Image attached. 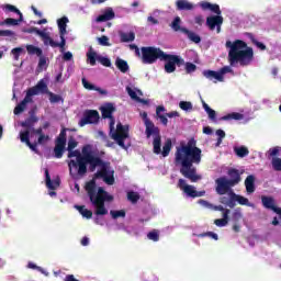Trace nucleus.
Masks as SVG:
<instances>
[{
  "instance_id": "obj_27",
  "label": "nucleus",
  "mask_w": 281,
  "mask_h": 281,
  "mask_svg": "<svg viewBox=\"0 0 281 281\" xmlns=\"http://www.w3.org/2000/svg\"><path fill=\"white\" fill-rule=\"evenodd\" d=\"M182 34H186V36L191 41L192 43L199 44L201 43V36L188 29H182Z\"/></svg>"
},
{
  "instance_id": "obj_11",
  "label": "nucleus",
  "mask_w": 281,
  "mask_h": 281,
  "mask_svg": "<svg viewBox=\"0 0 281 281\" xmlns=\"http://www.w3.org/2000/svg\"><path fill=\"white\" fill-rule=\"evenodd\" d=\"M178 188L187 194V196H190L191 199H198L199 196H205V191H196L194 186H190L186 183V180L180 178L178 180Z\"/></svg>"
},
{
  "instance_id": "obj_21",
  "label": "nucleus",
  "mask_w": 281,
  "mask_h": 281,
  "mask_svg": "<svg viewBox=\"0 0 281 281\" xmlns=\"http://www.w3.org/2000/svg\"><path fill=\"white\" fill-rule=\"evenodd\" d=\"M200 8H202V10H210V12H213V14L216 15L222 14L221 7L218 4H212L209 1L200 2Z\"/></svg>"
},
{
  "instance_id": "obj_62",
  "label": "nucleus",
  "mask_w": 281,
  "mask_h": 281,
  "mask_svg": "<svg viewBox=\"0 0 281 281\" xmlns=\"http://www.w3.org/2000/svg\"><path fill=\"white\" fill-rule=\"evenodd\" d=\"M194 23L196 24V25H203V23H205V20L203 19V15H196L195 18H194Z\"/></svg>"
},
{
  "instance_id": "obj_45",
  "label": "nucleus",
  "mask_w": 281,
  "mask_h": 281,
  "mask_svg": "<svg viewBox=\"0 0 281 281\" xmlns=\"http://www.w3.org/2000/svg\"><path fill=\"white\" fill-rule=\"evenodd\" d=\"M147 238L154 243H159V231L154 229L147 234Z\"/></svg>"
},
{
  "instance_id": "obj_12",
  "label": "nucleus",
  "mask_w": 281,
  "mask_h": 281,
  "mask_svg": "<svg viewBox=\"0 0 281 281\" xmlns=\"http://www.w3.org/2000/svg\"><path fill=\"white\" fill-rule=\"evenodd\" d=\"M100 122V112L98 110H86L83 116L79 121V126H87V124H98Z\"/></svg>"
},
{
  "instance_id": "obj_23",
  "label": "nucleus",
  "mask_w": 281,
  "mask_h": 281,
  "mask_svg": "<svg viewBox=\"0 0 281 281\" xmlns=\"http://www.w3.org/2000/svg\"><path fill=\"white\" fill-rule=\"evenodd\" d=\"M246 192L254 194L256 192V177L254 175L247 176L245 179Z\"/></svg>"
},
{
  "instance_id": "obj_46",
  "label": "nucleus",
  "mask_w": 281,
  "mask_h": 281,
  "mask_svg": "<svg viewBox=\"0 0 281 281\" xmlns=\"http://www.w3.org/2000/svg\"><path fill=\"white\" fill-rule=\"evenodd\" d=\"M110 214L112 218H125L126 217V211L120 210V211H110Z\"/></svg>"
},
{
  "instance_id": "obj_16",
  "label": "nucleus",
  "mask_w": 281,
  "mask_h": 281,
  "mask_svg": "<svg viewBox=\"0 0 281 281\" xmlns=\"http://www.w3.org/2000/svg\"><path fill=\"white\" fill-rule=\"evenodd\" d=\"M140 116L144 120V124H145V135L147 139H150V137H153V131H155L157 126H155V123H153V121L148 119V113L143 112Z\"/></svg>"
},
{
  "instance_id": "obj_22",
  "label": "nucleus",
  "mask_w": 281,
  "mask_h": 281,
  "mask_svg": "<svg viewBox=\"0 0 281 281\" xmlns=\"http://www.w3.org/2000/svg\"><path fill=\"white\" fill-rule=\"evenodd\" d=\"M228 181L231 182L232 187L234 188V186H238L240 183V171H238V169H229L228 170Z\"/></svg>"
},
{
  "instance_id": "obj_17",
  "label": "nucleus",
  "mask_w": 281,
  "mask_h": 281,
  "mask_svg": "<svg viewBox=\"0 0 281 281\" xmlns=\"http://www.w3.org/2000/svg\"><path fill=\"white\" fill-rule=\"evenodd\" d=\"M45 178H46V187L48 188V190H56V188H60V178L57 177L54 180H52L48 169H45Z\"/></svg>"
},
{
  "instance_id": "obj_7",
  "label": "nucleus",
  "mask_w": 281,
  "mask_h": 281,
  "mask_svg": "<svg viewBox=\"0 0 281 281\" xmlns=\"http://www.w3.org/2000/svg\"><path fill=\"white\" fill-rule=\"evenodd\" d=\"M128 125L117 123L116 131L111 134L112 139H114V142H116V144L124 150H127L128 146H131L124 144V140L128 139Z\"/></svg>"
},
{
  "instance_id": "obj_37",
  "label": "nucleus",
  "mask_w": 281,
  "mask_h": 281,
  "mask_svg": "<svg viewBox=\"0 0 281 281\" xmlns=\"http://www.w3.org/2000/svg\"><path fill=\"white\" fill-rule=\"evenodd\" d=\"M76 210H78L79 214L83 216V218H92L93 217V212L85 207V205H76Z\"/></svg>"
},
{
  "instance_id": "obj_15",
  "label": "nucleus",
  "mask_w": 281,
  "mask_h": 281,
  "mask_svg": "<svg viewBox=\"0 0 281 281\" xmlns=\"http://www.w3.org/2000/svg\"><path fill=\"white\" fill-rule=\"evenodd\" d=\"M261 202L263 207H266V210H271L272 212H274V214H278L281 221V207L276 206V200H273V198L262 195Z\"/></svg>"
},
{
  "instance_id": "obj_6",
  "label": "nucleus",
  "mask_w": 281,
  "mask_h": 281,
  "mask_svg": "<svg viewBox=\"0 0 281 281\" xmlns=\"http://www.w3.org/2000/svg\"><path fill=\"white\" fill-rule=\"evenodd\" d=\"M20 139L22 144H26V146H29L33 153L38 154V146H45V144H47L49 140V135L42 134L38 136L37 142L32 143L30 142V131L26 130L20 133Z\"/></svg>"
},
{
  "instance_id": "obj_32",
  "label": "nucleus",
  "mask_w": 281,
  "mask_h": 281,
  "mask_svg": "<svg viewBox=\"0 0 281 281\" xmlns=\"http://www.w3.org/2000/svg\"><path fill=\"white\" fill-rule=\"evenodd\" d=\"M231 199H232V201H237V203H239V205H249V199H247L243 195H238V194L234 193V191H231Z\"/></svg>"
},
{
  "instance_id": "obj_20",
  "label": "nucleus",
  "mask_w": 281,
  "mask_h": 281,
  "mask_svg": "<svg viewBox=\"0 0 281 281\" xmlns=\"http://www.w3.org/2000/svg\"><path fill=\"white\" fill-rule=\"evenodd\" d=\"M113 19H115V12L113 11L112 8H108L103 12V14H101L97 18V23H104L106 21H113Z\"/></svg>"
},
{
  "instance_id": "obj_36",
  "label": "nucleus",
  "mask_w": 281,
  "mask_h": 281,
  "mask_svg": "<svg viewBox=\"0 0 281 281\" xmlns=\"http://www.w3.org/2000/svg\"><path fill=\"white\" fill-rule=\"evenodd\" d=\"M171 30H173V32H183V30H187L186 27H181V18L180 16H176L173 19V21L170 24Z\"/></svg>"
},
{
  "instance_id": "obj_33",
  "label": "nucleus",
  "mask_w": 281,
  "mask_h": 281,
  "mask_svg": "<svg viewBox=\"0 0 281 281\" xmlns=\"http://www.w3.org/2000/svg\"><path fill=\"white\" fill-rule=\"evenodd\" d=\"M26 52L27 54H30V56H38V57L43 56V49L32 44L26 45Z\"/></svg>"
},
{
  "instance_id": "obj_44",
  "label": "nucleus",
  "mask_w": 281,
  "mask_h": 281,
  "mask_svg": "<svg viewBox=\"0 0 281 281\" xmlns=\"http://www.w3.org/2000/svg\"><path fill=\"white\" fill-rule=\"evenodd\" d=\"M272 168L276 170V172H281V158L274 157L271 160Z\"/></svg>"
},
{
  "instance_id": "obj_42",
  "label": "nucleus",
  "mask_w": 281,
  "mask_h": 281,
  "mask_svg": "<svg viewBox=\"0 0 281 281\" xmlns=\"http://www.w3.org/2000/svg\"><path fill=\"white\" fill-rule=\"evenodd\" d=\"M87 58L91 67H95V60H98V53L90 50L87 53Z\"/></svg>"
},
{
  "instance_id": "obj_61",
  "label": "nucleus",
  "mask_w": 281,
  "mask_h": 281,
  "mask_svg": "<svg viewBox=\"0 0 281 281\" xmlns=\"http://www.w3.org/2000/svg\"><path fill=\"white\" fill-rule=\"evenodd\" d=\"M46 65H47V57L42 55L38 60V68L43 69V67H45Z\"/></svg>"
},
{
  "instance_id": "obj_19",
  "label": "nucleus",
  "mask_w": 281,
  "mask_h": 281,
  "mask_svg": "<svg viewBox=\"0 0 281 281\" xmlns=\"http://www.w3.org/2000/svg\"><path fill=\"white\" fill-rule=\"evenodd\" d=\"M100 111L103 120H109L110 117H113V113H115V106L113 103H106L105 105L101 106Z\"/></svg>"
},
{
  "instance_id": "obj_25",
  "label": "nucleus",
  "mask_w": 281,
  "mask_h": 281,
  "mask_svg": "<svg viewBox=\"0 0 281 281\" xmlns=\"http://www.w3.org/2000/svg\"><path fill=\"white\" fill-rule=\"evenodd\" d=\"M176 8L179 11H190V10H194V4H192V2L188 0H177Z\"/></svg>"
},
{
  "instance_id": "obj_40",
  "label": "nucleus",
  "mask_w": 281,
  "mask_h": 281,
  "mask_svg": "<svg viewBox=\"0 0 281 281\" xmlns=\"http://www.w3.org/2000/svg\"><path fill=\"white\" fill-rule=\"evenodd\" d=\"M135 41V33H121V43H133Z\"/></svg>"
},
{
  "instance_id": "obj_58",
  "label": "nucleus",
  "mask_w": 281,
  "mask_h": 281,
  "mask_svg": "<svg viewBox=\"0 0 281 281\" xmlns=\"http://www.w3.org/2000/svg\"><path fill=\"white\" fill-rule=\"evenodd\" d=\"M77 146H78V142H76V139H74V137H70L68 139L67 150H74V148H76Z\"/></svg>"
},
{
  "instance_id": "obj_5",
  "label": "nucleus",
  "mask_w": 281,
  "mask_h": 281,
  "mask_svg": "<svg viewBox=\"0 0 281 281\" xmlns=\"http://www.w3.org/2000/svg\"><path fill=\"white\" fill-rule=\"evenodd\" d=\"M140 52L143 65H155V61L161 60L164 54H166L161 48L155 46H143L140 47Z\"/></svg>"
},
{
  "instance_id": "obj_55",
  "label": "nucleus",
  "mask_w": 281,
  "mask_h": 281,
  "mask_svg": "<svg viewBox=\"0 0 281 281\" xmlns=\"http://www.w3.org/2000/svg\"><path fill=\"white\" fill-rule=\"evenodd\" d=\"M36 95L35 93H33V91L29 88V90L26 91V95L25 98L22 100V102H25L26 104H30V102H32V97Z\"/></svg>"
},
{
  "instance_id": "obj_31",
  "label": "nucleus",
  "mask_w": 281,
  "mask_h": 281,
  "mask_svg": "<svg viewBox=\"0 0 281 281\" xmlns=\"http://www.w3.org/2000/svg\"><path fill=\"white\" fill-rule=\"evenodd\" d=\"M164 111H166V108L164 105H158L156 109V115L157 117H159L161 124H164V126H168V117H166V115L161 114L164 113Z\"/></svg>"
},
{
  "instance_id": "obj_13",
  "label": "nucleus",
  "mask_w": 281,
  "mask_h": 281,
  "mask_svg": "<svg viewBox=\"0 0 281 281\" xmlns=\"http://www.w3.org/2000/svg\"><path fill=\"white\" fill-rule=\"evenodd\" d=\"M216 187H215V192L217 194H220V196H223V194H227V192H229V194H232V188L233 184L231 181H228V179H226L225 177H220L215 180Z\"/></svg>"
},
{
  "instance_id": "obj_24",
  "label": "nucleus",
  "mask_w": 281,
  "mask_h": 281,
  "mask_svg": "<svg viewBox=\"0 0 281 281\" xmlns=\"http://www.w3.org/2000/svg\"><path fill=\"white\" fill-rule=\"evenodd\" d=\"M60 37V43L55 42L49 35L48 40H46L45 45H49L50 47H60V49H65V45H67V40H65V35H59Z\"/></svg>"
},
{
  "instance_id": "obj_53",
  "label": "nucleus",
  "mask_w": 281,
  "mask_h": 281,
  "mask_svg": "<svg viewBox=\"0 0 281 281\" xmlns=\"http://www.w3.org/2000/svg\"><path fill=\"white\" fill-rule=\"evenodd\" d=\"M186 65V71L187 74H194V71H196V65L188 61L184 64Z\"/></svg>"
},
{
  "instance_id": "obj_57",
  "label": "nucleus",
  "mask_w": 281,
  "mask_h": 281,
  "mask_svg": "<svg viewBox=\"0 0 281 281\" xmlns=\"http://www.w3.org/2000/svg\"><path fill=\"white\" fill-rule=\"evenodd\" d=\"M97 60L103 65V67H111V59L108 57H98Z\"/></svg>"
},
{
  "instance_id": "obj_10",
  "label": "nucleus",
  "mask_w": 281,
  "mask_h": 281,
  "mask_svg": "<svg viewBox=\"0 0 281 281\" xmlns=\"http://www.w3.org/2000/svg\"><path fill=\"white\" fill-rule=\"evenodd\" d=\"M232 68L229 66H224L220 69V71L215 70H204L203 77L209 80H216L217 82H223L225 80V74H232Z\"/></svg>"
},
{
  "instance_id": "obj_14",
  "label": "nucleus",
  "mask_w": 281,
  "mask_h": 281,
  "mask_svg": "<svg viewBox=\"0 0 281 281\" xmlns=\"http://www.w3.org/2000/svg\"><path fill=\"white\" fill-rule=\"evenodd\" d=\"M206 25L211 31L216 30L217 34L221 32V26L223 25V16L212 15L206 18Z\"/></svg>"
},
{
  "instance_id": "obj_30",
  "label": "nucleus",
  "mask_w": 281,
  "mask_h": 281,
  "mask_svg": "<svg viewBox=\"0 0 281 281\" xmlns=\"http://www.w3.org/2000/svg\"><path fill=\"white\" fill-rule=\"evenodd\" d=\"M244 119H245V115H243L238 112H233V113L226 114V115L221 117V120H223L224 122H229L232 120L240 121V120H244Z\"/></svg>"
},
{
  "instance_id": "obj_54",
  "label": "nucleus",
  "mask_w": 281,
  "mask_h": 281,
  "mask_svg": "<svg viewBox=\"0 0 281 281\" xmlns=\"http://www.w3.org/2000/svg\"><path fill=\"white\" fill-rule=\"evenodd\" d=\"M200 238H205V236H209L210 238H213V240H218V235L214 232H206L199 235Z\"/></svg>"
},
{
  "instance_id": "obj_50",
  "label": "nucleus",
  "mask_w": 281,
  "mask_h": 281,
  "mask_svg": "<svg viewBox=\"0 0 281 281\" xmlns=\"http://www.w3.org/2000/svg\"><path fill=\"white\" fill-rule=\"evenodd\" d=\"M179 106L182 111H192V102L190 101H180Z\"/></svg>"
},
{
  "instance_id": "obj_59",
  "label": "nucleus",
  "mask_w": 281,
  "mask_h": 281,
  "mask_svg": "<svg viewBox=\"0 0 281 281\" xmlns=\"http://www.w3.org/2000/svg\"><path fill=\"white\" fill-rule=\"evenodd\" d=\"M268 153L269 156L273 159L274 157H278V155H280V147L270 148Z\"/></svg>"
},
{
  "instance_id": "obj_26",
  "label": "nucleus",
  "mask_w": 281,
  "mask_h": 281,
  "mask_svg": "<svg viewBox=\"0 0 281 281\" xmlns=\"http://www.w3.org/2000/svg\"><path fill=\"white\" fill-rule=\"evenodd\" d=\"M67 23H69V19L67 16H63L57 20L59 36H65V34H67Z\"/></svg>"
},
{
  "instance_id": "obj_52",
  "label": "nucleus",
  "mask_w": 281,
  "mask_h": 281,
  "mask_svg": "<svg viewBox=\"0 0 281 281\" xmlns=\"http://www.w3.org/2000/svg\"><path fill=\"white\" fill-rule=\"evenodd\" d=\"M11 54L13 55L14 60H19V58L21 57V54H23V48L15 47L11 50Z\"/></svg>"
},
{
  "instance_id": "obj_9",
  "label": "nucleus",
  "mask_w": 281,
  "mask_h": 281,
  "mask_svg": "<svg viewBox=\"0 0 281 281\" xmlns=\"http://www.w3.org/2000/svg\"><path fill=\"white\" fill-rule=\"evenodd\" d=\"M67 131H69V128H61L55 140L54 155L56 159H63V155H65V147L67 146Z\"/></svg>"
},
{
  "instance_id": "obj_39",
  "label": "nucleus",
  "mask_w": 281,
  "mask_h": 281,
  "mask_svg": "<svg viewBox=\"0 0 281 281\" xmlns=\"http://www.w3.org/2000/svg\"><path fill=\"white\" fill-rule=\"evenodd\" d=\"M196 147V140L194 138H191L187 145H182L181 147H178L177 150H194Z\"/></svg>"
},
{
  "instance_id": "obj_34",
  "label": "nucleus",
  "mask_w": 281,
  "mask_h": 281,
  "mask_svg": "<svg viewBox=\"0 0 281 281\" xmlns=\"http://www.w3.org/2000/svg\"><path fill=\"white\" fill-rule=\"evenodd\" d=\"M115 66L122 74H126V71H128V63L120 57L116 58Z\"/></svg>"
},
{
  "instance_id": "obj_41",
  "label": "nucleus",
  "mask_w": 281,
  "mask_h": 281,
  "mask_svg": "<svg viewBox=\"0 0 281 281\" xmlns=\"http://www.w3.org/2000/svg\"><path fill=\"white\" fill-rule=\"evenodd\" d=\"M126 92L132 98V100H136V102H142L143 104L146 103V101L139 97H137V92L133 90L131 87H126Z\"/></svg>"
},
{
  "instance_id": "obj_3",
  "label": "nucleus",
  "mask_w": 281,
  "mask_h": 281,
  "mask_svg": "<svg viewBox=\"0 0 281 281\" xmlns=\"http://www.w3.org/2000/svg\"><path fill=\"white\" fill-rule=\"evenodd\" d=\"M226 47L229 49L228 63L231 67H234V65H238V63L241 67H247L248 65H251V61L254 60V48L247 47V43H245V41H227Z\"/></svg>"
},
{
  "instance_id": "obj_48",
  "label": "nucleus",
  "mask_w": 281,
  "mask_h": 281,
  "mask_svg": "<svg viewBox=\"0 0 281 281\" xmlns=\"http://www.w3.org/2000/svg\"><path fill=\"white\" fill-rule=\"evenodd\" d=\"M127 199L131 201V203H137V201H139V193L130 191L127 192Z\"/></svg>"
},
{
  "instance_id": "obj_4",
  "label": "nucleus",
  "mask_w": 281,
  "mask_h": 281,
  "mask_svg": "<svg viewBox=\"0 0 281 281\" xmlns=\"http://www.w3.org/2000/svg\"><path fill=\"white\" fill-rule=\"evenodd\" d=\"M151 135H154V140H153L154 155H162V157H168V155H170V150H172V139L168 138L165 142L161 150V133L159 131V127L151 130Z\"/></svg>"
},
{
  "instance_id": "obj_35",
  "label": "nucleus",
  "mask_w": 281,
  "mask_h": 281,
  "mask_svg": "<svg viewBox=\"0 0 281 281\" xmlns=\"http://www.w3.org/2000/svg\"><path fill=\"white\" fill-rule=\"evenodd\" d=\"M23 22V15H20L19 19H12V18H8L4 21L0 22V25H12V26H16L19 25V23Z\"/></svg>"
},
{
  "instance_id": "obj_2",
  "label": "nucleus",
  "mask_w": 281,
  "mask_h": 281,
  "mask_svg": "<svg viewBox=\"0 0 281 281\" xmlns=\"http://www.w3.org/2000/svg\"><path fill=\"white\" fill-rule=\"evenodd\" d=\"M201 148L177 149L176 164H180V173L191 183H198L203 179L202 175L196 173V167L193 164H201Z\"/></svg>"
},
{
  "instance_id": "obj_43",
  "label": "nucleus",
  "mask_w": 281,
  "mask_h": 281,
  "mask_svg": "<svg viewBox=\"0 0 281 281\" xmlns=\"http://www.w3.org/2000/svg\"><path fill=\"white\" fill-rule=\"evenodd\" d=\"M25 109H27V104L23 101H21L13 110L14 115H21V113H23V111H25Z\"/></svg>"
},
{
  "instance_id": "obj_47",
  "label": "nucleus",
  "mask_w": 281,
  "mask_h": 281,
  "mask_svg": "<svg viewBox=\"0 0 281 281\" xmlns=\"http://www.w3.org/2000/svg\"><path fill=\"white\" fill-rule=\"evenodd\" d=\"M3 10H5V12H14L15 14H19V16H23V13H21V11L12 4H5Z\"/></svg>"
},
{
  "instance_id": "obj_28",
  "label": "nucleus",
  "mask_w": 281,
  "mask_h": 281,
  "mask_svg": "<svg viewBox=\"0 0 281 281\" xmlns=\"http://www.w3.org/2000/svg\"><path fill=\"white\" fill-rule=\"evenodd\" d=\"M29 34H37V36H41L44 45L47 43V40H49V34L45 33L44 31L38 30V27H31L27 30Z\"/></svg>"
},
{
  "instance_id": "obj_8",
  "label": "nucleus",
  "mask_w": 281,
  "mask_h": 281,
  "mask_svg": "<svg viewBox=\"0 0 281 281\" xmlns=\"http://www.w3.org/2000/svg\"><path fill=\"white\" fill-rule=\"evenodd\" d=\"M160 60H167L165 64V71L167 74H175V71H177V67H183V65H186V60L179 55H170L165 53L162 59Z\"/></svg>"
},
{
  "instance_id": "obj_64",
  "label": "nucleus",
  "mask_w": 281,
  "mask_h": 281,
  "mask_svg": "<svg viewBox=\"0 0 281 281\" xmlns=\"http://www.w3.org/2000/svg\"><path fill=\"white\" fill-rule=\"evenodd\" d=\"M0 36H14V32L10 30L0 31Z\"/></svg>"
},
{
  "instance_id": "obj_63",
  "label": "nucleus",
  "mask_w": 281,
  "mask_h": 281,
  "mask_svg": "<svg viewBox=\"0 0 281 281\" xmlns=\"http://www.w3.org/2000/svg\"><path fill=\"white\" fill-rule=\"evenodd\" d=\"M252 43H254V45H256L262 52H265V49H267V46L262 42H258L256 40H252Z\"/></svg>"
},
{
  "instance_id": "obj_38",
  "label": "nucleus",
  "mask_w": 281,
  "mask_h": 281,
  "mask_svg": "<svg viewBox=\"0 0 281 281\" xmlns=\"http://www.w3.org/2000/svg\"><path fill=\"white\" fill-rule=\"evenodd\" d=\"M234 153L237 155V157H240L243 159L244 157H247L249 155V148L246 146H240V147H234Z\"/></svg>"
},
{
  "instance_id": "obj_1",
  "label": "nucleus",
  "mask_w": 281,
  "mask_h": 281,
  "mask_svg": "<svg viewBox=\"0 0 281 281\" xmlns=\"http://www.w3.org/2000/svg\"><path fill=\"white\" fill-rule=\"evenodd\" d=\"M76 157V160L71 159ZM68 168L69 175L72 178L85 177L87 175V166H89L90 172H95V168L101 167L94 173L92 180L86 183V192L90 199V202L95 207V216H106L109 210L104 203L106 201H113V195L109 194L104 188L95 184V179H103L106 186L115 184V170L111 169V162L102 160V158L94 156L91 151H87V147L82 148V154L80 150L70 149L68 150Z\"/></svg>"
},
{
  "instance_id": "obj_60",
  "label": "nucleus",
  "mask_w": 281,
  "mask_h": 281,
  "mask_svg": "<svg viewBox=\"0 0 281 281\" xmlns=\"http://www.w3.org/2000/svg\"><path fill=\"white\" fill-rule=\"evenodd\" d=\"M227 221L224 220V218H217L214 221V224L217 226V227H225V225H227Z\"/></svg>"
},
{
  "instance_id": "obj_51",
  "label": "nucleus",
  "mask_w": 281,
  "mask_h": 281,
  "mask_svg": "<svg viewBox=\"0 0 281 281\" xmlns=\"http://www.w3.org/2000/svg\"><path fill=\"white\" fill-rule=\"evenodd\" d=\"M98 43L103 47H111V43H109V37L106 35H102L101 37H99Z\"/></svg>"
},
{
  "instance_id": "obj_18",
  "label": "nucleus",
  "mask_w": 281,
  "mask_h": 281,
  "mask_svg": "<svg viewBox=\"0 0 281 281\" xmlns=\"http://www.w3.org/2000/svg\"><path fill=\"white\" fill-rule=\"evenodd\" d=\"M35 95H38V93L47 94L49 93V88L47 87V83L44 79L40 80L36 86L30 88Z\"/></svg>"
},
{
  "instance_id": "obj_56",
  "label": "nucleus",
  "mask_w": 281,
  "mask_h": 281,
  "mask_svg": "<svg viewBox=\"0 0 281 281\" xmlns=\"http://www.w3.org/2000/svg\"><path fill=\"white\" fill-rule=\"evenodd\" d=\"M81 82H82V86L85 87V89H88V91H94L95 86L90 83L89 81H87L86 78H82Z\"/></svg>"
},
{
  "instance_id": "obj_49",
  "label": "nucleus",
  "mask_w": 281,
  "mask_h": 281,
  "mask_svg": "<svg viewBox=\"0 0 281 281\" xmlns=\"http://www.w3.org/2000/svg\"><path fill=\"white\" fill-rule=\"evenodd\" d=\"M47 95H49V102L52 104H56L58 102H60V100H63V97L58 95V94H54V92L48 91Z\"/></svg>"
},
{
  "instance_id": "obj_29",
  "label": "nucleus",
  "mask_w": 281,
  "mask_h": 281,
  "mask_svg": "<svg viewBox=\"0 0 281 281\" xmlns=\"http://www.w3.org/2000/svg\"><path fill=\"white\" fill-rule=\"evenodd\" d=\"M36 122H38V116L31 115L29 119L21 123V126L23 128H34V124H36Z\"/></svg>"
}]
</instances>
